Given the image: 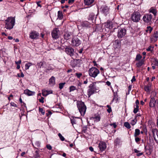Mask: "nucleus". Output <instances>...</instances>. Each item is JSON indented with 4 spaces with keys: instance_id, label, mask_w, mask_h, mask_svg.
Returning <instances> with one entry per match:
<instances>
[{
    "instance_id": "1",
    "label": "nucleus",
    "mask_w": 158,
    "mask_h": 158,
    "mask_svg": "<svg viewBox=\"0 0 158 158\" xmlns=\"http://www.w3.org/2000/svg\"><path fill=\"white\" fill-rule=\"evenodd\" d=\"M15 21L14 18L9 17L7 19L5 20V27L7 29H12L15 25Z\"/></svg>"
},
{
    "instance_id": "2",
    "label": "nucleus",
    "mask_w": 158,
    "mask_h": 158,
    "mask_svg": "<svg viewBox=\"0 0 158 158\" xmlns=\"http://www.w3.org/2000/svg\"><path fill=\"white\" fill-rule=\"evenodd\" d=\"M77 107L81 115L84 116L86 111V106L84 103L82 102H78L77 104Z\"/></svg>"
},
{
    "instance_id": "3",
    "label": "nucleus",
    "mask_w": 158,
    "mask_h": 158,
    "mask_svg": "<svg viewBox=\"0 0 158 158\" xmlns=\"http://www.w3.org/2000/svg\"><path fill=\"white\" fill-rule=\"evenodd\" d=\"M89 74L91 77H96L99 73V71L97 68L93 67L90 68L88 71Z\"/></svg>"
},
{
    "instance_id": "4",
    "label": "nucleus",
    "mask_w": 158,
    "mask_h": 158,
    "mask_svg": "<svg viewBox=\"0 0 158 158\" xmlns=\"http://www.w3.org/2000/svg\"><path fill=\"white\" fill-rule=\"evenodd\" d=\"M140 16V13L139 12H136L131 15V18L132 21L135 22H137L139 21Z\"/></svg>"
},
{
    "instance_id": "5",
    "label": "nucleus",
    "mask_w": 158,
    "mask_h": 158,
    "mask_svg": "<svg viewBox=\"0 0 158 158\" xmlns=\"http://www.w3.org/2000/svg\"><path fill=\"white\" fill-rule=\"evenodd\" d=\"M152 18V16L151 14H146L143 18V21L146 23H150Z\"/></svg>"
},
{
    "instance_id": "6",
    "label": "nucleus",
    "mask_w": 158,
    "mask_h": 158,
    "mask_svg": "<svg viewBox=\"0 0 158 158\" xmlns=\"http://www.w3.org/2000/svg\"><path fill=\"white\" fill-rule=\"evenodd\" d=\"M60 31L57 28H54L52 32V37L55 39H58L59 36Z\"/></svg>"
},
{
    "instance_id": "7",
    "label": "nucleus",
    "mask_w": 158,
    "mask_h": 158,
    "mask_svg": "<svg viewBox=\"0 0 158 158\" xmlns=\"http://www.w3.org/2000/svg\"><path fill=\"white\" fill-rule=\"evenodd\" d=\"M149 106L152 107H158V101L154 98H152L149 102Z\"/></svg>"
},
{
    "instance_id": "8",
    "label": "nucleus",
    "mask_w": 158,
    "mask_h": 158,
    "mask_svg": "<svg viewBox=\"0 0 158 158\" xmlns=\"http://www.w3.org/2000/svg\"><path fill=\"white\" fill-rule=\"evenodd\" d=\"M81 44V41L77 37L73 38L72 41V44L73 46H78Z\"/></svg>"
},
{
    "instance_id": "9",
    "label": "nucleus",
    "mask_w": 158,
    "mask_h": 158,
    "mask_svg": "<svg viewBox=\"0 0 158 158\" xmlns=\"http://www.w3.org/2000/svg\"><path fill=\"white\" fill-rule=\"evenodd\" d=\"M65 52L71 56H73L74 55V49L70 47H67L65 48Z\"/></svg>"
},
{
    "instance_id": "10",
    "label": "nucleus",
    "mask_w": 158,
    "mask_h": 158,
    "mask_svg": "<svg viewBox=\"0 0 158 158\" xmlns=\"http://www.w3.org/2000/svg\"><path fill=\"white\" fill-rule=\"evenodd\" d=\"M126 31L124 28H121L118 30V38H122L126 34Z\"/></svg>"
},
{
    "instance_id": "11",
    "label": "nucleus",
    "mask_w": 158,
    "mask_h": 158,
    "mask_svg": "<svg viewBox=\"0 0 158 158\" xmlns=\"http://www.w3.org/2000/svg\"><path fill=\"white\" fill-rule=\"evenodd\" d=\"M152 131L155 140L158 143V130L156 129H153Z\"/></svg>"
},
{
    "instance_id": "12",
    "label": "nucleus",
    "mask_w": 158,
    "mask_h": 158,
    "mask_svg": "<svg viewBox=\"0 0 158 158\" xmlns=\"http://www.w3.org/2000/svg\"><path fill=\"white\" fill-rule=\"evenodd\" d=\"M39 35V33L37 32L32 31L29 34V37L32 39H37Z\"/></svg>"
},
{
    "instance_id": "13",
    "label": "nucleus",
    "mask_w": 158,
    "mask_h": 158,
    "mask_svg": "<svg viewBox=\"0 0 158 158\" xmlns=\"http://www.w3.org/2000/svg\"><path fill=\"white\" fill-rule=\"evenodd\" d=\"M101 9L102 13L106 15L109 10L108 7L106 6H102L101 7Z\"/></svg>"
},
{
    "instance_id": "14",
    "label": "nucleus",
    "mask_w": 158,
    "mask_h": 158,
    "mask_svg": "<svg viewBox=\"0 0 158 158\" xmlns=\"http://www.w3.org/2000/svg\"><path fill=\"white\" fill-rule=\"evenodd\" d=\"M98 147L101 151L105 150L106 148V143L103 142H101L99 144Z\"/></svg>"
},
{
    "instance_id": "15",
    "label": "nucleus",
    "mask_w": 158,
    "mask_h": 158,
    "mask_svg": "<svg viewBox=\"0 0 158 158\" xmlns=\"http://www.w3.org/2000/svg\"><path fill=\"white\" fill-rule=\"evenodd\" d=\"M93 85H89V89H88L87 92L88 95L89 97L90 96L94 94L95 92H94L93 88Z\"/></svg>"
},
{
    "instance_id": "16",
    "label": "nucleus",
    "mask_w": 158,
    "mask_h": 158,
    "mask_svg": "<svg viewBox=\"0 0 158 158\" xmlns=\"http://www.w3.org/2000/svg\"><path fill=\"white\" fill-rule=\"evenodd\" d=\"M72 35V33L69 32H67L65 33L64 36V39L66 40H68L71 38V36Z\"/></svg>"
},
{
    "instance_id": "17",
    "label": "nucleus",
    "mask_w": 158,
    "mask_h": 158,
    "mask_svg": "<svg viewBox=\"0 0 158 158\" xmlns=\"http://www.w3.org/2000/svg\"><path fill=\"white\" fill-rule=\"evenodd\" d=\"M81 60H74L71 61V64L73 67H74L77 65L79 63Z\"/></svg>"
},
{
    "instance_id": "18",
    "label": "nucleus",
    "mask_w": 158,
    "mask_h": 158,
    "mask_svg": "<svg viewBox=\"0 0 158 158\" xmlns=\"http://www.w3.org/2000/svg\"><path fill=\"white\" fill-rule=\"evenodd\" d=\"M24 93L28 96H31L34 95L35 93L27 89L24 91Z\"/></svg>"
},
{
    "instance_id": "19",
    "label": "nucleus",
    "mask_w": 158,
    "mask_h": 158,
    "mask_svg": "<svg viewBox=\"0 0 158 158\" xmlns=\"http://www.w3.org/2000/svg\"><path fill=\"white\" fill-rule=\"evenodd\" d=\"M49 84L51 86H53L55 84V77L52 76L49 80Z\"/></svg>"
},
{
    "instance_id": "20",
    "label": "nucleus",
    "mask_w": 158,
    "mask_h": 158,
    "mask_svg": "<svg viewBox=\"0 0 158 158\" xmlns=\"http://www.w3.org/2000/svg\"><path fill=\"white\" fill-rule=\"evenodd\" d=\"M81 25L83 27H90V23L87 21H84L81 23Z\"/></svg>"
},
{
    "instance_id": "21",
    "label": "nucleus",
    "mask_w": 158,
    "mask_h": 158,
    "mask_svg": "<svg viewBox=\"0 0 158 158\" xmlns=\"http://www.w3.org/2000/svg\"><path fill=\"white\" fill-rule=\"evenodd\" d=\"M94 0H84V3L86 5H91L94 2Z\"/></svg>"
},
{
    "instance_id": "22",
    "label": "nucleus",
    "mask_w": 158,
    "mask_h": 158,
    "mask_svg": "<svg viewBox=\"0 0 158 158\" xmlns=\"http://www.w3.org/2000/svg\"><path fill=\"white\" fill-rule=\"evenodd\" d=\"M96 82H93L92 84H91L90 85H93V88L94 90V92H98L99 91V88L98 87H97L95 85Z\"/></svg>"
},
{
    "instance_id": "23",
    "label": "nucleus",
    "mask_w": 158,
    "mask_h": 158,
    "mask_svg": "<svg viewBox=\"0 0 158 158\" xmlns=\"http://www.w3.org/2000/svg\"><path fill=\"white\" fill-rule=\"evenodd\" d=\"M153 37V40L156 41L157 40V38H158V31H156L152 35Z\"/></svg>"
},
{
    "instance_id": "24",
    "label": "nucleus",
    "mask_w": 158,
    "mask_h": 158,
    "mask_svg": "<svg viewBox=\"0 0 158 158\" xmlns=\"http://www.w3.org/2000/svg\"><path fill=\"white\" fill-rule=\"evenodd\" d=\"M114 143L116 145H120L121 144L120 139L118 138H117L114 140Z\"/></svg>"
},
{
    "instance_id": "25",
    "label": "nucleus",
    "mask_w": 158,
    "mask_h": 158,
    "mask_svg": "<svg viewBox=\"0 0 158 158\" xmlns=\"http://www.w3.org/2000/svg\"><path fill=\"white\" fill-rule=\"evenodd\" d=\"M144 64V60H142L140 61H139V62L136 63V66L138 67H140L141 66H142Z\"/></svg>"
},
{
    "instance_id": "26",
    "label": "nucleus",
    "mask_w": 158,
    "mask_h": 158,
    "mask_svg": "<svg viewBox=\"0 0 158 158\" xmlns=\"http://www.w3.org/2000/svg\"><path fill=\"white\" fill-rule=\"evenodd\" d=\"M149 12L153 14L155 16L156 15L157 12L156 10L155 9L151 8Z\"/></svg>"
},
{
    "instance_id": "27",
    "label": "nucleus",
    "mask_w": 158,
    "mask_h": 158,
    "mask_svg": "<svg viewBox=\"0 0 158 158\" xmlns=\"http://www.w3.org/2000/svg\"><path fill=\"white\" fill-rule=\"evenodd\" d=\"M58 18L60 19H62L63 18V15L62 12L59 11L58 12Z\"/></svg>"
},
{
    "instance_id": "28",
    "label": "nucleus",
    "mask_w": 158,
    "mask_h": 158,
    "mask_svg": "<svg viewBox=\"0 0 158 158\" xmlns=\"http://www.w3.org/2000/svg\"><path fill=\"white\" fill-rule=\"evenodd\" d=\"M42 95L44 96H46L48 95L49 93L48 91L46 90H42Z\"/></svg>"
},
{
    "instance_id": "29",
    "label": "nucleus",
    "mask_w": 158,
    "mask_h": 158,
    "mask_svg": "<svg viewBox=\"0 0 158 158\" xmlns=\"http://www.w3.org/2000/svg\"><path fill=\"white\" fill-rule=\"evenodd\" d=\"M32 65V64L31 63H28L25 64V69H28L29 67Z\"/></svg>"
},
{
    "instance_id": "30",
    "label": "nucleus",
    "mask_w": 158,
    "mask_h": 158,
    "mask_svg": "<svg viewBox=\"0 0 158 158\" xmlns=\"http://www.w3.org/2000/svg\"><path fill=\"white\" fill-rule=\"evenodd\" d=\"M140 134V130L139 129H136L135 130V132L134 134V136L135 137H137Z\"/></svg>"
},
{
    "instance_id": "31",
    "label": "nucleus",
    "mask_w": 158,
    "mask_h": 158,
    "mask_svg": "<svg viewBox=\"0 0 158 158\" xmlns=\"http://www.w3.org/2000/svg\"><path fill=\"white\" fill-rule=\"evenodd\" d=\"M151 89V86L149 85L145 86H144L145 90L148 92H149Z\"/></svg>"
},
{
    "instance_id": "32",
    "label": "nucleus",
    "mask_w": 158,
    "mask_h": 158,
    "mask_svg": "<svg viewBox=\"0 0 158 158\" xmlns=\"http://www.w3.org/2000/svg\"><path fill=\"white\" fill-rule=\"evenodd\" d=\"M124 126L127 129H130L131 127V126L130 124L127 122H126L124 123Z\"/></svg>"
},
{
    "instance_id": "33",
    "label": "nucleus",
    "mask_w": 158,
    "mask_h": 158,
    "mask_svg": "<svg viewBox=\"0 0 158 158\" xmlns=\"http://www.w3.org/2000/svg\"><path fill=\"white\" fill-rule=\"evenodd\" d=\"M147 30H146V32L149 31V33H150L152 30V28L150 26L147 27Z\"/></svg>"
},
{
    "instance_id": "34",
    "label": "nucleus",
    "mask_w": 158,
    "mask_h": 158,
    "mask_svg": "<svg viewBox=\"0 0 158 158\" xmlns=\"http://www.w3.org/2000/svg\"><path fill=\"white\" fill-rule=\"evenodd\" d=\"M44 62H40L38 63L37 65L40 68H41V67H44Z\"/></svg>"
},
{
    "instance_id": "35",
    "label": "nucleus",
    "mask_w": 158,
    "mask_h": 158,
    "mask_svg": "<svg viewBox=\"0 0 158 158\" xmlns=\"http://www.w3.org/2000/svg\"><path fill=\"white\" fill-rule=\"evenodd\" d=\"M142 58V56L140 54H137L136 55V58H135V60H139L141 59Z\"/></svg>"
},
{
    "instance_id": "36",
    "label": "nucleus",
    "mask_w": 158,
    "mask_h": 158,
    "mask_svg": "<svg viewBox=\"0 0 158 158\" xmlns=\"http://www.w3.org/2000/svg\"><path fill=\"white\" fill-rule=\"evenodd\" d=\"M58 135L59 136L60 139L62 141H63L64 140V139H65L64 138V137H63L62 136V135H61V134L60 133H59V134H58Z\"/></svg>"
},
{
    "instance_id": "37",
    "label": "nucleus",
    "mask_w": 158,
    "mask_h": 158,
    "mask_svg": "<svg viewBox=\"0 0 158 158\" xmlns=\"http://www.w3.org/2000/svg\"><path fill=\"white\" fill-rule=\"evenodd\" d=\"M76 89V88L74 86H71L69 87L70 92L73 91Z\"/></svg>"
},
{
    "instance_id": "38",
    "label": "nucleus",
    "mask_w": 158,
    "mask_h": 158,
    "mask_svg": "<svg viewBox=\"0 0 158 158\" xmlns=\"http://www.w3.org/2000/svg\"><path fill=\"white\" fill-rule=\"evenodd\" d=\"M136 122H137V120H136V118H135V119H133L131 121V123L132 125H134L136 123Z\"/></svg>"
},
{
    "instance_id": "39",
    "label": "nucleus",
    "mask_w": 158,
    "mask_h": 158,
    "mask_svg": "<svg viewBox=\"0 0 158 158\" xmlns=\"http://www.w3.org/2000/svg\"><path fill=\"white\" fill-rule=\"evenodd\" d=\"M94 121L98 122L100 120V116H96L94 118Z\"/></svg>"
},
{
    "instance_id": "40",
    "label": "nucleus",
    "mask_w": 158,
    "mask_h": 158,
    "mask_svg": "<svg viewBox=\"0 0 158 158\" xmlns=\"http://www.w3.org/2000/svg\"><path fill=\"white\" fill-rule=\"evenodd\" d=\"M65 84V83H60L59 84V88L60 89H62L63 88V87Z\"/></svg>"
},
{
    "instance_id": "41",
    "label": "nucleus",
    "mask_w": 158,
    "mask_h": 158,
    "mask_svg": "<svg viewBox=\"0 0 158 158\" xmlns=\"http://www.w3.org/2000/svg\"><path fill=\"white\" fill-rule=\"evenodd\" d=\"M154 47H152L151 46H150L148 48L146 49V50L147 51H152Z\"/></svg>"
},
{
    "instance_id": "42",
    "label": "nucleus",
    "mask_w": 158,
    "mask_h": 158,
    "mask_svg": "<svg viewBox=\"0 0 158 158\" xmlns=\"http://www.w3.org/2000/svg\"><path fill=\"white\" fill-rule=\"evenodd\" d=\"M75 75L77 76V78H80L82 75V74L81 73H76Z\"/></svg>"
},
{
    "instance_id": "43",
    "label": "nucleus",
    "mask_w": 158,
    "mask_h": 158,
    "mask_svg": "<svg viewBox=\"0 0 158 158\" xmlns=\"http://www.w3.org/2000/svg\"><path fill=\"white\" fill-rule=\"evenodd\" d=\"M39 111L41 112L42 114L43 115H44L45 113V112L44 110L42 108H40L39 109Z\"/></svg>"
},
{
    "instance_id": "44",
    "label": "nucleus",
    "mask_w": 158,
    "mask_h": 158,
    "mask_svg": "<svg viewBox=\"0 0 158 158\" xmlns=\"http://www.w3.org/2000/svg\"><path fill=\"white\" fill-rule=\"evenodd\" d=\"M154 65L158 66V60L157 59H154Z\"/></svg>"
},
{
    "instance_id": "45",
    "label": "nucleus",
    "mask_w": 158,
    "mask_h": 158,
    "mask_svg": "<svg viewBox=\"0 0 158 158\" xmlns=\"http://www.w3.org/2000/svg\"><path fill=\"white\" fill-rule=\"evenodd\" d=\"M10 105L13 106L17 107V105L13 102H11L10 103Z\"/></svg>"
},
{
    "instance_id": "46",
    "label": "nucleus",
    "mask_w": 158,
    "mask_h": 158,
    "mask_svg": "<svg viewBox=\"0 0 158 158\" xmlns=\"http://www.w3.org/2000/svg\"><path fill=\"white\" fill-rule=\"evenodd\" d=\"M44 98L43 97H41V99H39V101L40 102H41L42 103H43L44 102Z\"/></svg>"
},
{
    "instance_id": "47",
    "label": "nucleus",
    "mask_w": 158,
    "mask_h": 158,
    "mask_svg": "<svg viewBox=\"0 0 158 158\" xmlns=\"http://www.w3.org/2000/svg\"><path fill=\"white\" fill-rule=\"evenodd\" d=\"M15 63L17 65H19L21 63V60H20L18 61H15Z\"/></svg>"
},
{
    "instance_id": "48",
    "label": "nucleus",
    "mask_w": 158,
    "mask_h": 158,
    "mask_svg": "<svg viewBox=\"0 0 158 158\" xmlns=\"http://www.w3.org/2000/svg\"><path fill=\"white\" fill-rule=\"evenodd\" d=\"M47 148L49 150H51L52 148V147L50 145H47L46 146Z\"/></svg>"
},
{
    "instance_id": "49",
    "label": "nucleus",
    "mask_w": 158,
    "mask_h": 158,
    "mask_svg": "<svg viewBox=\"0 0 158 158\" xmlns=\"http://www.w3.org/2000/svg\"><path fill=\"white\" fill-rule=\"evenodd\" d=\"M138 109H137L136 108H135L134 109V110H133L134 113L135 114L138 111Z\"/></svg>"
},
{
    "instance_id": "50",
    "label": "nucleus",
    "mask_w": 158,
    "mask_h": 158,
    "mask_svg": "<svg viewBox=\"0 0 158 158\" xmlns=\"http://www.w3.org/2000/svg\"><path fill=\"white\" fill-rule=\"evenodd\" d=\"M36 145L37 146V147H39L40 145V143L39 141H37L35 143Z\"/></svg>"
},
{
    "instance_id": "51",
    "label": "nucleus",
    "mask_w": 158,
    "mask_h": 158,
    "mask_svg": "<svg viewBox=\"0 0 158 158\" xmlns=\"http://www.w3.org/2000/svg\"><path fill=\"white\" fill-rule=\"evenodd\" d=\"M71 123L72 125H73L74 124H75V121L73 119H72L71 120Z\"/></svg>"
},
{
    "instance_id": "52",
    "label": "nucleus",
    "mask_w": 158,
    "mask_h": 158,
    "mask_svg": "<svg viewBox=\"0 0 158 158\" xmlns=\"http://www.w3.org/2000/svg\"><path fill=\"white\" fill-rule=\"evenodd\" d=\"M140 140V139L138 137H136L135 138V141L136 142H138Z\"/></svg>"
},
{
    "instance_id": "53",
    "label": "nucleus",
    "mask_w": 158,
    "mask_h": 158,
    "mask_svg": "<svg viewBox=\"0 0 158 158\" xmlns=\"http://www.w3.org/2000/svg\"><path fill=\"white\" fill-rule=\"evenodd\" d=\"M110 125L111 126H113L114 128H115L117 127V125L115 123H113V124H110Z\"/></svg>"
},
{
    "instance_id": "54",
    "label": "nucleus",
    "mask_w": 158,
    "mask_h": 158,
    "mask_svg": "<svg viewBox=\"0 0 158 158\" xmlns=\"http://www.w3.org/2000/svg\"><path fill=\"white\" fill-rule=\"evenodd\" d=\"M74 1V0H69L68 3L69 4H70L72 3Z\"/></svg>"
},
{
    "instance_id": "55",
    "label": "nucleus",
    "mask_w": 158,
    "mask_h": 158,
    "mask_svg": "<svg viewBox=\"0 0 158 158\" xmlns=\"http://www.w3.org/2000/svg\"><path fill=\"white\" fill-rule=\"evenodd\" d=\"M136 79H135V76H133L132 77V78L131 80V81L132 82L135 81Z\"/></svg>"
},
{
    "instance_id": "56",
    "label": "nucleus",
    "mask_w": 158,
    "mask_h": 158,
    "mask_svg": "<svg viewBox=\"0 0 158 158\" xmlns=\"http://www.w3.org/2000/svg\"><path fill=\"white\" fill-rule=\"evenodd\" d=\"M131 87H132L131 85H129L128 86V93H129L131 91Z\"/></svg>"
},
{
    "instance_id": "57",
    "label": "nucleus",
    "mask_w": 158,
    "mask_h": 158,
    "mask_svg": "<svg viewBox=\"0 0 158 158\" xmlns=\"http://www.w3.org/2000/svg\"><path fill=\"white\" fill-rule=\"evenodd\" d=\"M89 150L91 152H93L94 151V149L92 147H89Z\"/></svg>"
},
{
    "instance_id": "58",
    "label": "nucleus",
    "mask_w": 158,
    "mask_h": 158,
    "mask_svg": "<svg viewBox=\"0 0 158 158\" xmlns=\"http://www.w3.org/2000/svg\"><path fill=\"white\" fill-rule=\"evenodd\" d=\"M93 62L94 63V66H97V67H98V64H96V62L95 61H93Z\"/></svg>"
},
{
    "instance_id": "59",
    "label": "nucleus",
    "mask_w": 158,
    "mask_h": 158,
    "mask_svg": "<svg viewBox=\"0 0 158 158\" xmlns=\"http://www.w3.org/2000/svg\"><path fill=\"white\" fill-rule=\"evenodd\" d=\"M111 108H109L107 110V111L109 113H110L111 112Z\"/></svg>"
},
{
    "instance_id": "60",
    "label": "nucleus",
    "mask_w": 158,
    "mask_h": 158,
    "mask_svg": "<svg viewBox=\"0 0 158 158\" xmlns=\"http://www.w3.org/2000/svg\"><path fill=\"white\" fill-rule=\"evenodd\" d=\"M143 154L142 152L139 153L137 154V156H141Z\"/></svg>"
},
{
    "instance_id": "61",
    "label": "nucleus",
    "mask_w": 158,
    "mask_h": 158,
    "mask_svg": "<svg viewBox=\"0 0 158 158\" xmlns=\"http://www.w3.org/2000/svg\"><path fill=\"white\" fill-rule=\"evenodd\" d=\"M106 85H108V86H110V83L109 81H107L106 82Z\"/></svg>"
},
{
    "instance_id": "62",
    "label": "nucleus",
    "mask_w": 158,
    "mask_h": 158,
    "mask_svg": "<svg viewBox=\"0 0 158 158\" xmlns=\"http://www.w3.org/2000/svg\"><path fill=\"white\" fill-rule=\"evenodd\" d=\"M134 151L136 153H138L139 152V151L137 149H134Z\"/></svg>"
},
{
    "instance_id": "63",
    "label": "nucleus",
    "mask_w": 158,
    "mask_h": 158,
    "mask_svg": "<svg viewBox=\"0 0 158 158\" xmlns=\"http://www.w3.org/2000/svg\"><path fill=\"white\" fill-rule=\"evenodd\" d=\"M8 39L10 40H11L13 39V38L12 36H9L8 37Z\"/></svg>"
},
{
    "instance_id": "64",
    "label": "nucleus",
    "mask_w": 158,
    "mask_h": 158,
    "mask_svg": "<svg viewBox=\"0 0 158 158\" xmlns=\"http://www.w3.org/2000/svg\"><path fill=\"white\" fill-rule=\"evenodd\" d=\"M135 103L136 105H139V101L138 100H137L135 102Z\"/></svg>"
}]
</instances>
